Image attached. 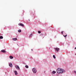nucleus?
<instances>
[{
	"label": "nucleus",
	"mask_w": 76,
	"mask_h": 76,
	"mask_svg": "<svg viewBox=\"0 0 76 76\" xmlns=\"http://www.w3.org/2000/svg\"><path fill=\"white\" fill-rule=\"evenodd\" d=\"M25 67H26V68H27V69H28V68L29 67V66H28V65H26Z\"/></svg>",
	"instance_id": "nucleus-12"
},
{
	"label": "nucleus",
	"mask_w": 76,
	"mask_h": 76,
	"mask_svg": "<svg viewBox=\"0 0 76 76\" xmlns=\"http://www.w3.org/2000/svg\"><path fill=\"white\" fill-rule=\"evenodd\" d=\"M14 72L15 74V75H18V72L16 70L14 71Z\"/></svg>",
	"instance_id": "nucleus-7"
},
{
	"label": "nucleus",
	"mask_w": 76,
	"mask_h": 76,
	"mask_svg": "<svg viewBox=\"0 0 76 76\" xmlns=\"http://www.w3.org/2000/svg\"><path fill=\"white\" fill-rule=\"evenodd\" d=\"M32 71L34 73H37V70L35 68H33Z\"/></svg>",
	"instance_id": "nucleus-2"
},
{
	"label": "nucleus",
	"mask_w": 76,
	"mask_h": 76,
	"mask_svg": "<svg viewBox=\"0 0 76 76\" xmlns=\"http://www.w3.org/2000/svg\"><path fill=\"white\" fill-rule=\"evenodd\" d=\"M38 32L39 34H40L41 33V31H38Z\"/></svg>",
	"instance_id": "nucleus-16"
},
{
	"label": "nucleus",
	"mask_w": 76,
	"mask_h": 76,
	"mask_svg": "<svg viewBox=\"0 0 76 76\" xmlns=\"http://www.w3.org/2000/svg\"><path fill=\"white\" fill-rule=\"evenodd\" d=\"M52 73H53V74H55V73H56V72L54 71H53V72H52Z\"/></svg>",
	"instance_id": "nucleus-11"
},
{
	"label": "nucleus",
	"mask_w": 76,
	"mask_h": 76,
	"mask_svg": "<svg viewBox=\"0 0 76 76\" xmlns=\"http://www.w3.org/2000/svg\"><path fill=\"white\" fill-rule=\"evenodd\" d=\"M32 34H31L30 35V37H32Z\"/></svg>",
	"instance_id": "nucleus-19"
},
{
	"label": "nucleus",
	"mask_w": 76,
	"mask_h": 76,
	"mask_svg": "<svg viewBox=\"0 0 76 76\" xmlns=\"http://www.w3.org/2000/svg\"><path fill=\"white\" fill-rule=\"evenodd\" d=\"M57 72L58 73H63V72H64V70L63 69L58 68L57 69Z\"/></svg>",
	"instance_id": "nucleus-1"
},
{
	"label": "nucleus",
	"mask_w": 76,
	"mask_h": 76,
	"mask_svg": "<svg viewBox=\"0 0 76 76\" xmlns=\"http://www.w3.org/2000/svg\"><path fill=\"white\" fill-rule=\"evenodd\" d=\"M32 51V49L31 50Z\"/></svg>",
	"instance_id": "nucleus-22"
},
{
	"label": "nucleus",
	"mask_w": 76,
	"mask_h": 76,
	"mask_svg": "<svg viewBox=\"0 0 76 76\" xmlns=\"http://www.w3.org/2000/svg\"><path fill=\"white\" fill-rule=\"evenodd\" d=\"M15 67L17 69H18V70H20V68H19V67L18 66V65L15 66Z\"/></svg>",
	"instance_id": "nucleus-3"
},
{
	"label": "nucleus",
	"mask_w": 76,
	"mask_h": 76,
	"mask_svg": "<svg viewBox=\"0 0 76 76\" xmlns=\"http://www.w3.org/2000/svg\"><path fill=\"white\" fill-rule=\"evenodd\" d=\"M3 36H0V39H3Z\"/></svg>",
	"instance_id": "nucleus-13"
},
{
	"label": "nucleus",
	"mask_w": 76,
	"mask_h": 76,
	"mask_svg": "<svg viewBox=\"0 0 76 76\" xmlns=\"http://www.w3.org/2000/svg\"><path fill=\"white\" fill-rule=\"evenodd\" d=\"M75 55H76V53L75 54Z\"/></svg>",
	"instance_id": "nucleus-23"
},
{
	"label": "nucleus",
	"mask_w": 76,
	"mask_h": 76,
	"mask_svg": "<svg viewBox=\"0 0 76 76\" xmlns=\"http://www.w3.org/2000/svg\"><path fill=\"white\" fill-rule=\"evenodd\" d=\"M9 66H10L11 67H13V65H12V63H9Z\"/></svg>",
	"instance_id": "nucleus-6"
},
{
	"label": "nucleus",
	"mask_w": 76,
	"mask_h": 76,
	"mask_svg": "<svg viewBox=\"0 0 76 76\" xmlns=\"http://www.w3.org/2000/svg\"><path fill=\"white\" fill-rule=\"evenodd\" d=\"M1 52H2V53H6V51L4 50H1Z\"/></svg>",
	"instance_id": "nucleus-9"
},
{
	"label": "nucleus",
	"mask_w": 76,
	"mask_h": 76,
	"mask_svg": "<svg viewBox=\"0 0 76 76\" xmlns=\"http://www.w3.org/2000/svg\"><path fill=\"white\" fill-rule=\"evenodd\" d=\"M64 37H67V34H66L65 36L64 35Z\"/></svg>",
	"instance_id": "nucleus-17"
},
{
	"label": "nucleus",
	"mask_w": 76,
	"mask_h": 76,
	"mask_svg": "<svg viewBox=\"0 0 76 76\" xmlns=\"http://www.w3.org/2000/svg\"><path fill=\"white\" fill-rule=\"evenodd\" d=\"M18 32H21V30H18Z\"/></svg>",
	"instance_id": "nucleus-14"
},
{
	"label": "nucleus",
	"mask_w": 76,
	"mask_h": 76,
	"mask_svg": "<svg viewBox=\"0 0 76 76\" xmlns=\"http://www.w3.org/2000/svg\"><path fill=\"white\" fill-rule=\"evenodd\" d=\"M74 73H75V74H76V72L75 71H74Z\"/></svg>",
	"instance_id": "nucleus-18"
},
{
	"label": "nucleus",
	"mask_w": 76,
	"mask_h": 76,
	"mask_svg": "<svg viewBox=\"0 0 76 76\" xmlns=\"http://www.w3.org/2000/svg\"><path fill=\"white\" fill-rule=\"evenodd\" d=\"M12 39L13 41H16L17 40V38H13Z\"/></svg>",
	"instance_id": "nucleus-8"
},
{
	"label": "nucleus",
	"mask_w": 76,
	"mask_h": 76,
	"mask_svg": "<svg viewBox=\"0 0 76 76\" xmlns=\"http://www.w3.org/2000/svg\"><path fill=\"white\" fill-rule=\"evenodd\" d=\"M63 31H62V32H61V33L62 34H63Z\"/></svg>",
	"instance_id": "nucleus-20"
},
{
	"label": "nucleus",
	"mask_w": 76,
	"mask_h": 76,
	"mask_svg": "<svg viewBox=\"0 0 76 76\" xmlns=\"http://www.w3.org/2000/svg\"><path fill=\"white\" fill-rule=\"evenodd\" d=\"M9 57H10V59H12L13 58V57H12V56H10Z\"/></svg>",
	"instance_id": "nucleus-10"
},
{
	"label": "nucleus",
	"mask_w": 76,
	"mask_h": 76,
	"mask_svg": "<svg viewBox=\"0 0 76 76\" xmlns=\"http://www.w3.org/2000/svg\"><path fill=\"white\" fill-rule=\"evenodd\" d=\"M18 25H19V26H23V27H24V25H23V24L19 23Z\"/></svg>",
	"instance_id": "nucleus-5"
},
{
	"label": "nucleus",
	"mask_w": 76,
	"mask_h": 76,
	"mask_svg": "<svg viewBox=\"0 0 76 76\" xmlns=\"http://www.w3.org/2000/svg\"><path fill=\"white\" fill-rule=\"evenodd\" d=\"M75 49H76V47L75 48Z\"/></svg>",
	"instance_id": "nucleus-21"
},
{
	"label": "nucleus",
	"mask_w": 76,
	"mask_h": 76,
	"mask_svg": "<svg viewBox=\"0 0 76 76\" xmlns=\"http://www.w3.org/2000/svg\"><path fill=\"white\" fill-rule=\"evenodd\" d=\"M53 58H56V56H55V55H53Z\"/></svg>",
	"instance_id": "nucleus-15"
},
{
	"label": "nucleus",
	"mask_w": 76,
	"mask_h": 76,
	"mask_svg": "<svg viewBox=\"0 0 76 76\" xmlns=\"http://www.w3.org/2000/svg\"><path fill=\"white\" fill-rule=\"evenodd\" d=\"M55 50L56 51H57V52H58L59 50H60V49L59 48H55Z\"/></svg>",
	"instance_id": "nucleus-4"
}]
</instances>
